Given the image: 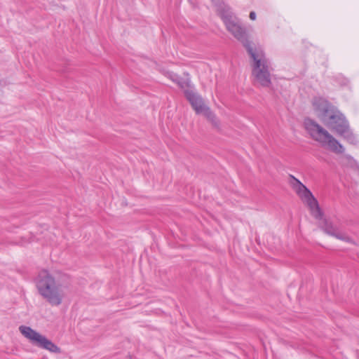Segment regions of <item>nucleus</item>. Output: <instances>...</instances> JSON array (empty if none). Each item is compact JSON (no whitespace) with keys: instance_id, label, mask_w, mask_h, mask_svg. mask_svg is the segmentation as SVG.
<instances>
[{"instance_id":"obj_5","label":"nucleus","mask_w":359,"mask_h":359,"mask_svg":"<svg viewBox=\"0 0 359 359\" xmlns=\"http://www.w3.org/2000/svg\"><path fill=\"white\" fill-rule=\"evenodd\" d=\"M304 126L311 137L318 142L323 147H328L332 151L336 154L344 152L343 145L316 121L306 117L304 120Z\"/></svg>"},{"instance_id":"obj_11","label":"nucleus","mask_w":359,"mask_h":359,"mask_svg":"<svg viewBox=\"0 0 359 359\" xmlns=\"http://www.w3.org/2000/svg\"><path fill=\"white\" fill-rule=\"evenodd\" d=\"M209 121L211 122V123L212 124V126L214 127L219 128V121L217 118L216 115L214 116L213 118H210Z\"/></svg>"},{"instance_id":"obj_1","label":"nucleus","mask_w":359,"mask_h":359,"mask_svg":"<svg viewBox=\"0 0 359 359\" xmlns=\"http://www.w3.org/2000/svg\"><path fill=\"white\" fill-rule=\"evenodd\" d=\"M222 20L227 31L242 43L253 60L252 74L256 81L262 87H269L271 79L268 61L259 57L253 48L252 42L249 40L247 28L238 18L231 14H222Z\"/></svg>"},{"instance_id":"obj_9","label":"nucleus","mask_w":359,"mask_h":359,"mask_svg":"<svg viewBox=\"0 0 359 359\" xmlns=\"http://www.w3.org/2000/svg\"><path fill=\"white\" fill-rule=\"evenodd\" d=\"M165 76L172 81L177 83L180 88L184 89V90H186L185 88L190 87L191 81L189 79L182 78L172 72H168Z\"/></svg>"},{"instance_id":"obj_10","label":"nucleus","mask_w":359,"mask_h":359,"mask_svg":"<svg viewBox=\"0 0 359 359\" xmlns=\"http://www.w3.org/2000/svg\"><path fill=\"white\" fill-rule=\"evenodd\" d=\"M201 114H203L208 120L213 118L214 116L215 115V113L208 106H205V108L203 109Z\"/></svg>"},{"instance_id":"obj_12","label":"nucleus","mask_w":359,"mask_h":359,"mask_svg":"<svg viewBox=\"0 0 359 359\" xmlns=\"http://www.w3.org/2000/svg\"><path fill=\"white\" fill-rule=\"evenodd\" d=\"M250 20H255L256 19V13L255 11H251L249 15Z\"/></svg>"},{"instance_id":"obj_8","label":"nucleus","mask_w":359,"mask_h":359,"mask_svg":"<svg viewBox=\"0 0 359 359\" xmlns=\"http://www.w3.org/2000/svg\"><path fill=\"white\" fill-rule=\"evenodd\" d=\"M20 332L27 339H29L34 345H36L41 334L31 328L30 327L21 325L19 327Z\"/></svg>"},{"instance_id":"obj_2","label":"nucleus","mask_w":359,"mask_h":359,"mask_svg":"<svg viewBox=\"0 0 359 359\" xmlns=\"http://www.w3.org/2000/svg\"><path fill=\"white\" fill-rule=\"evenodd\" d=\"M312 104L314 110L319 113L318 117L329 129L348 143L357 144V138L351 130L348 120L337 107L321 97H314Z\"/></svg>"},{"instance_id":"obj_4","label":"nucleus","mask_w":359,"mask_h":359,"mask_svg":"<svg viewBox=\"0 0 359 359\" xmlns=\"http://www.w3.org/2000/svg\"><path fill=\"white\" fill-rule=\"evenodd\" d=\"M36 287L39 294L53 306L61 304L63 299V292L60 290V285L57 284L55 278L47 270L39 272L36 280Z\"/></svg>"},{"instance_id":"obj_3","label":"nucleus","mask_w":359,"mask_h":359,"mask_svg":"<svg viewBox=\"0 0 359 359\" xmlns=\"http://www.w3.org/2000/svg\"><path fill=\"white\" fill-rule=\"evenodd\" d=\"M290 177L294 181L293 186L294 187H296L297 186V193L305 200L313 216L316 219L320 220L319 224L320 228L328 235L334 236L337 239L351 243L352 239L349 236L339 231L337 228L333 225L332 222L326 218H323V212L319 206L318 201L313 196L311 191L293 175H290Z\"/></svg>"},{"instance_id":"obj_6","label":"nucleus","mask_w":359,"mask_h":359,"mask_svg":"<svg viewBox=\"0 0 359 359\" xmlns=\"http://www.w3.org/2000/svg\"><path fill=\"white\" fill-rule=\"evenodd\" d=\"M184 93L187 100L196 111V113L198 114H201V111L206 106L201 96L189 89L184 90Z\"/></svg>"},{"instance_id":"obj_7","label":"nucleus","mask_w":359,"mask_h":359,"mask_svg":"<svg viewBox=\"0 0 359 359\" xmlns=\"http://www.w3.org/2000/svg\"><path fill=\"white\" fill-rule=\"evenodd\" d=\"M36 346L46 349L51 353H60L61 349L52 341L47 339L45 336L41 335L39 340L38 341Z\"/></svg>"}]
</instances>
